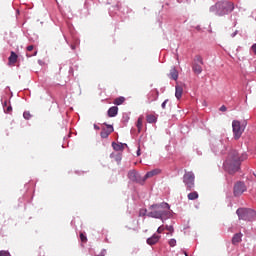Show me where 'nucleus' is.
I'll return each instance as SVG.
<instances>
[{
    "label": "nucleus",
    "mask_w": 256,
    "mask_h": 256,
    "mask_svg": "<svg viewBox=\"0 0 256 256\" xmlns=\"http://www.w3.org/2000/svg\"><path fill=\"white\" fill-rule=\"evenodd\" d=\"M104 125H106L107 128L102 129L100 136L102 139H107V137H109V135H111L115 130L113 129V125H109L107 123H104Z\"/></svg>",
    "instance_id": "9d476101"
},
{
    "label": "nucleus",
    "mask_w": 256,
    "mask_h": 256,
    "mask_svg": "<svg viewBox=\"0 0 256 256\" xmlns=\"http://www.w3.org/2000/svg\"><path fill=\"white\" fill-rule=\"evenodd\" d=\"M94 129H96L97 131H99V129H101L99 126H97V124H94Z\"/></svg>",
    "instance_id": "4c0bfd02"
},
{
    "label": "nucleus",
    "mask_w": 256,
    "mask_h": 256,
    "mask_svg": "<svg viewBox=\"0 0 256 256\" xmlns=\"http://www.w3.org/2000/svg\"><path fill=\"white\" fill-rule=\"evenodd\" d=\"M72 49H75V46H72Z\"/></svg>",
    "instance_id": "37998d69"
},
{
    "label": "nucleus",
    "mask_w": 256,
    "mask_h": 256,
    "mask_svg": "<svg viewBox=\"0 0 256 256\" xmlns=\"http://www.w3.org/2000/svg\"><path fill=\"white\" fill-rule=\"evenodd\" d=\"M158 98H159V91L157 90H152L148 95L149 103H153V101H157Z\"/></svg>",
    "instance_id": "f8f14e48"
},
{
    "label": "nucleus",
    "mask_w": 256,
    "mask_h": 256,
    "mask_svg": "<svg viewBox=\"0 0 256 256\" xmlns=\"http://www.w3.org/2000/svg\"><path fill=\"white\" fill-rule=\"evenodd\" d=\"M114 105H123L125 103V97L120 96L114 100Z\"/></svg>",
    "instance_id": "412c9836"
},
{
    "label": "nucleus",
    "mask_w": 256,
    "mask_h": 256,
    "mask_svg": "<svg viewBox=\"0 0 256 256\" xmlns=\"http://www.w3.org/2000/svg\"><path fill=\"white\" fill-rule=\"evenodd\" d=\"M13 111V107L8 106L6 109V113H11Z\"/></svg>",
    "instance_id": "2f4dec72"
},
{
    "label": "nucleus",
    "mask_w": 256,
    "mask_h": 256,
    "mask_svg": "<svg viewBox=\"0 0 256 256\" xmlns=\"http://www.w3.org/2000/svg\"><path fill=\"white\" fill-rule=\"evenodd\" d=\"M169 77H170V79H173L174 81H177V79H179V72L177 71V69L172 68L170 70Z\"/></svg>",
    "instance_id": "a211bd4d"
},
{
    "label": "nucleus",
    "mask_w": 256,
    "mask_h": 256,
    "mask_svg": "<svg viewBox=\"0 0 256 256\" xmlns=\"http://www.w3.org/2000/svg\"><path fill=\"white\" fill-rule=\"evenodd\" d=\"M165 231V226H160V227H158V229H157V233H159V234H161V233H163Z\"/></svg>",
    "instance_id": "c85d7f7f"
},
{
    "label": "nucleus",
    "mask_w": 256,
    "mask_h": 256,
    "mask_svg": "<svg viewBox=\"0 0 256 256\" xmlns=\"http://www.w3.org/2000/svg\"><path fill=\"white\" fill-rule=\"evenodd\" d=\"M237 215L239 219H243L244 221H247L251 219V216L255 215V211L242 208L237 210Z\"/></svg>",
    "instance_id": "0eeeda50"
},
{
    "label": "nucleus",
    "mask_w": 256,
    "mask_h": 256,
    "mask_svg": "<svg viewBox=\"0 0 256 256\" xmlns=\"http://www.w3.org/2000/svg\"><path fill=\"white\" fill-rule=\"evenodd\" d=\"M201 65H204L203 57L199 55L195 56L192 63V70L196 75L203 73V67Z\"/></svg>",
    "instance_id": "423d86ee"
},
{
    "label": "nucleus",
    "mask_w": 256,
    "mask_h": 256,
    "mask_svg": "<svg viewBox=\"0 0 256 256\" xmlns=\"http://www.w3.org/2000/svg\"><path fill=\"white\" fill-rule=\"evenodd\" d=\"M35 55H37V51H35L33 54H27V57H35Z\"/></svg>",
    "instance_id": "f704fd0d"
},
{
    "label": "nucleus",
    "mask_w": 256,
    "mask_h": 256,
    "mask_svg": "<svg viewBox=\"0 0 256 256\" xmlns=\"http://www.w3.org/2000/svg\"><path fill=\"white\" fill-rule=\"evenodd\" d=\"M169 209H171V207L166 202L152 205L150 207V212L148 213V217L163 220V217H167V215H169Z\"/></svg>",
    "instance_id": "7ed1b4c3"
},
{
    "label": "nucleus",
    "mask_w": 256,
    "mask_h": 256,
    "mask_svg": "<svg viewBox=\"0 0 256 256\" xmlns=\"http://www.w3.org/2000/svg\"><path fill=\"white\" fill-rule=\"evenodd\" d=\"M251 50L253 51L254 55H256V44L252 45Z\"/></svg>",
    "instance_id": "7c9ffc66"
},
{
    "label": "nucleus",
    "mask_w": 256,
    "mask_h": 256,
    "mask_svg": "<svg viewBox=\"0 0 256 256\" xmlns=\"http://www.w3.org/2000/svg\"><path fill=\"white\" fill-rule=\"evenodd\" d=\"M235 35H237V33H234V34L232 35V37H235Z\"/></svg>",
    "instance_id": "79ce46f5"
},
{
    "label": "nucleus",
    "mask_w": 256,
    "mask_h": 256,
    "mask_svg": "<svg viewBox=\"0 0 256 256\" xmlns=\"http://www.w3.org/2000/svg\"><path fill=\"white\" fill-rule=\"evenodd\" d=\"M247 191V186H245V183L243 182H237L234 185V195L235 197H240L242 193H245Z\"/></svg>",
    "instance_id": "6e6552de"
},
{
    "label": "nucleus",
    "mask_w": 256,
    "mask_h": 256,
    "mask_svg": "<svg viewBox=\"0 0 256 256\" xmlns=\"http://www.w3.org/2000/svg\"><path fill=\"white\" fill-rule=\"evenodd\" d=\"M235 9L233 2L229 1H219L215 5L210 7V13H215L218 17H223L229 15Z\"/></svg>",
    "instance_id": "f03ea898"
},
{
    "label": "nucleus",
    "mask_w": 256,
    "mask_h": 256,
    "mask_svg": "<svg viewBox=\"0 0 256 256\" xmlns=\"http://www.w3.org/2000/svg\"><path fill=\"white\" fill-rule=\"evenodd\" d=\"M232 129H233L234 139L236 141L241 139V136L243 135V132L245 131V127L241 126V122H239V120H234L232 122Z\"/></svg>",
    "instance_id": "39448f33"
},
{
    "label": "nucleus",
    "mask_w": 256,
    "mask_h": 256,
    "mask_svg": "<svg viewBox=\"0 0 256 256\" xmlns=\"http://www.w3.org/2000/svg\"><path fill=\"white\" fill-rule=\"evenodd\" d=\"M4 107H7V101L4 102Z\"/></svg>",
    "instance_id": "ea45409f"
},
{
    "label": "nucleus",
    "mask_w": 256,
    "mask_h": 256,
    "mask_svg": "<svg viewBox=\"0 0 256 256\" xmlns=\"http://www.w3.org/2000/svg\"><path fill=\"white\" fill-rule=\"evenodd\" d=\"M116 161H117V162L121 161V155H117Z\"/></svg>",
    "instance_id": "e433bc0d"
},
{
    "label": "nucleus",
    "mask_w": 256,
    "mask_h": 256,
    "mask_svg": "<svg viewBox=\"0 0 256 256\" xmlns=\"http://www.w3.org/2000/svg\"><path fill=\"white\" fill-rule=\"evenodd\" d=\"M183 183L187 191H193L195 188V174L193 172H185L183 176Z\"/></svg>",
    "instance_id": "20e7f679"
},
{
    "label": "nucleus",
    "mask_w": 256,
    "mask_h": 256,
    "mask_svg": "<svg viewBox=\"0 0 256 256\" xmlns=\"http://www.w3.org/2000/svg\"><path fill=\"white\" fill-rule=\"evenodd\" d=\"M117 113H119V108L117 106H112L108 110V117H116Z\"/></svg>",
    "instance_id": "2eb2a0df"
},
{
    "label": "nucleus",
    "mask_w": 256,
    "mask_h": 256,
    "mask_svg": "<svg viewBox=\"0 0 256 256\" xmlns=\"http://www.w3.org/2000/svg\"><path fill=\"white\" fill-rule=\"evenodd\" d=\"M196 29L199 31V29H201V28L199 26H197Z\"/></svg>",
    "instance_id": "a19ab883"
},
{
    "label": "nucleus",
    "mask_w": 256,
    "mask_h": 256,
    "mask_svg": "<svg viewBox=\"0 0 256 256\" xmlns=\"http://www.w3.org/2000/svg\"><path fill=\"white\" fill-rule=\"evenodd\" d=\"M161 173L160 169H154L146 173L145 176L142 177V182L145 183L146 179H151V177H155V175H159Z\"/></svg>",
    "instance_id": "9b49d317"
},
{
    "label": "nucleus",
    "mask_w": 256,
    "mask_h": 256,
    "mask_svg": "<svg viewBox=\"0 0 256 256\" xmlns=\"http://www.w3.org/2000/svg\"><path fill=\"white\" fill-rule=\"evenodd\" d=\"M242 237H243L242 233L234 234V236L232 237V244L239 245V243H241Z\"/></svg>",
    "instance_id": "4468645a"
},
{
    "label": "nucleus",
    "mask_w": 256,
    "mask_h": 256,
    "mask_svg": "<svg viewBox=\"0 0 256 256\" xmlns=\"http://www.w3.org/2000/svg\"><path fill=\"white\" fill-rule=\"evenodd\" d=\"M0 256H11V253H9V251H7V250H1Z\"/></svg>",
    "instance_id": "bb28decb"
},
{
    "label": "nucleus",
    "mask_w": 256,
    "mask_h": 256,
    "mask_svg": "<svg viewBox=\"0 0 256 256\" xmlns=\"http://www.w3.org/2000/svg\"><path fill=\"white\" fill-rule=\"evenodd\" d=\"M33 49H34L33 45H30V46L27 47V51H33Z\"/></svg>",
    "instance_id": "72a5a7b5"
},
{
    "label": "nucleus",
    "mask_w": 256,
    "mask_h": 256,
    "mask_svg": "<svg viewBox=\"0 0 256 256\" xmlns=\"http://www.w3.org/2000/svg\"><path fill=\"white\" fill-rule=\"evenodd\" d=\"M80 240L82 243H87V236L83 232L80 233Z\"/></svg>",
    "instance_id": "b1692460"
},
{
    "label": "nucleus",
    "mask_w": 256,
    "mask_h": 256,
    "mask_svg": "<svg viewBox=\"0 0 256 256\" xmlns=\"http://www.w3.org/2000/svg\"><path fill=\"white\" fill-rule=\"evenodd\" d=\"M136 127H137L139 133H141V129H143V117L140 116L138 118Z\"/></svg>",
    "instance_id": "4be33fe9"
},
{
    "label": "nucleus",
    "mask_w": 256,
    "mask_h": 256,
    "mask_svg": "<svg viewBox=\"0 0 256 256\" xmlns=\"http://www.w3.org/2000/svg\"><path fill=\"white\" fill-rule=\"evenodd\" d=\"M247 159V154L242 153L239 154L237 150H232L228 154V158L224 163V169L230 174L233 175L239 171V167L241 165V161H245Z\"/></svg>",
    "instance_id": "f257e3e1"
},
{
    "label": "nucleus",
    "mask_w": 256,
    "mask_h": 256,
    "mask_svg": "<svg viewBox=\"0 0 256 256\" xmlns=\"http://www.w3.org/2000/svg\"><path fill=\"white\" fill-rule=\"evenodd\" d=\"M23 117H24V119L29 120V119H31V113L29 111H25L23 113Z\"/></svg>",
    "instance_id": "a878e982"
},
{
    "label": "nucleus",
    "mask_w": 256,
    "mask_h": 256,
    "mask_svg": "<svg viewBox=\"0 0 256 256\" xmlns=\"http://www.w3.org/2000/svg\"><path fill=\"white\" fill-rule=\"evenodd\" d=\"M141 155V148L138 147V150H137V157H139Z\"/></svg>",
    "instance_id": "c9c22d12"
},
{
    "label": "nucleus",
    "mask_w": 256,
    "mask_h": 256,
    "mask_svg": "<svg viewBox=\"0 0 256 256\" xmlns=\"http://www.w3.org/2000/svg\"><path fill=\"white\" fill-rule=\"evenodd\" d=\"M112 147H113L114 151H123V149H124V147L121 143L118 144V143L113 142Z\"/></svg>",
    "instance_id": "5701e85b"
},
{
    "label": "nucleus",
    "mask_w": 256,
    "mask_h": 256,
    "mask_svg": "<svg viewBox=\"0 0 256 256\" xmlns=\"http://www.w3.org/2000/svg\"><path fill=\"white\" fill-rule=\"evenodd\" d=\"M159 239H161V236L154 234L152 237L147 239L146 243L148 245H157V243H159Z\"/></svg>",
    "instance_id": "ddd939ff"
},
{
    "label": "nucleus",
    "mask_w": 256,
    "mask_h": 256,
    "mask_svg": "<svg viewBox=\"0 0 256 256\" xmlns=\"http://www.w3.org/2000/svg\"><path fill=\"white\" fill-rule=\"evenodd\" d=\"M188 199L189 201H195V199H199V193H197V191L190 192L188 194Z\"/></svg>",
    "instance_id": "aec40b11"
},
{
    "label": "nucleus",
    "mask_w": 256,
    "mask_h": 256,
    "mask_svg": "<svg viewBox=\"0 0 256 256\" xmlns=\"http://www.w3.org/2000/svg\"><path fill=\"white\" fill-rule=\"evenodd\" d=\"M17 59H18L17 54L12 51L8 58L9 65H15L17 63Z\"/></svg>",
    "instance_id": "dca6fc26"
},
{
    "label": "nucleus",
    "mask_w": 256,
    "mask_h": 256,
    "mask_svg": "<svg viewBox=\"0 0 256 256\" xmlns=\"http://www.w3.org/2000/svg\"><path fill=\"white\" fill-rule=\"evenodd\" d=\"M220 111H222V112L227 111V107H226L225 105L221 106V107H220Z\"/></svg>",
    "instance_id": "473e14b6"
},
{
    "label": "nucleus",
    "mask_w": 256,
    "mask_h": 256,
    "mask_svg": "<svg viewBox=\"0 0 256 256\" xmlns=\"http://www.w3.org/2000/svg\"><path fill=\"white\" fill-rule=\"evenodd\" d=\"M169 102V99H166L163 103H162V105H161V107H162V109H165V107L167 106V103Z\"/></svg>",
    "instance_id": "c756f323"
},
{
    "label": "nucleus",
    "mask_w": 256,
    "mask_h": 256,
    "mask_svg": "<svg viewBox=\"0 0 256 256\" xmlns=\"http://www.w3.org/2000/svg\"><path fill=\"white\" fill-rule=\"evenodd\" d=\"M147 123H157V116L154 114H148L146 116Z\"/></svg>",
    "instance_id": "6ab92c4d"
},
{
    "label": "nucleus",
    "mask_w": 256,
    "mask_h": 256,
    "mask_svg": "<svg viewBox=\"0 0 256 256\" xmlns=\"http://www.w3.org/2000/svg\"><path fill=\"white\" fill-rule=\"evenodd\" d=\"M175 89H176L175 91L176 99H181V97H183V86L176 85Z\"/></svg>",
    "instance_id": "f3484780"
},
{
    "label": "nucleus",
    "mask_w": 256,
    "mask_h": 256,
    "mask_svg": "<svg viewBox=\"0 0 256 256\" xmlns=\"http://www.w3.org/2000/svg\"><path fill=\"white\" fill-rule=\"evenodd\" d=\"M169 245H170V247H175V245H177V240L171 239V240L169 241Z\"/></svg>",
    "instance_id": "cd10ccee"
},
{
    "label": "nucleus",
    "mask_w": 256,
    "mask_h": 256,
    "mask_svg": "<svg viewBox=\"0 0 256 256\" xmlns=\"http://www.w3.org/2000/svg\"><path fill=\"white\" fill-rule=\"evenodd\" d=\"M128 178L130 181H134L135 183H140V185L144 184L143 177H140L139 173H137V171H135V170H131L128 173Z\"/></svg>",
    "instance_id": "1a4fd4ad"
},
{
    "label": "nucleus",
    "mask_w": 256,
    "mask_h": 256,
    "mask_svg": "<svg viewBox=\"0 0 256 256\" xmlns=\"http://www.w3.org/2000/svg\"><path fill=\"white\" fill-rule=\"evenodd\" d=\"M110 157L113 159V157H115V154L112 153V154L110 155Z\"/></svg>",
    "instance_id": "58836bf2"
},
{
    "label": "nucleus",
    "mask_w": 256,
    "mask_h": 256,
    "mask_svg": "<svg viewBox=\"0 0 256 256\" xmlns=\"http://www.w3.org/2000/svg\"><path fill=\"white\" fill-rule=\"evenodd\" d=\"M165 229H166V231H169V233H170L171 235H173V232L175 231V229L173 228V226H169V225H166V226H165Z\"/></svg>",
    "instance_id": "393cba45"
}]
</instances>
